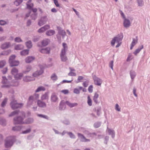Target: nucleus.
<instances>
[{"instance_id":"nucleus-56","label":"nucleus","mask_w":150,"mask_h":150,"mask_svg":"<svg viewBox=\"0 0 150 150\" xmlns=\"http://www.w3.org/2000/svg\"><path fill=\"white\" fill-rule=\"evenodd\" d=\"M136 39H135L134 38H133L132 41L131 43V44L135 45L137 43L138 40V37L136 36Z\"/></svg>"},{"instance_id":"nucleus-30","label":"nucleus","mask_w":150,"mask_h":150,"mask_svg":"<svg viewBox=\"0 0 150 150\" xmlns=\"http://www.w3.org/2000/svg\"><path fill=\"white\" fill-rule=\"evenodd\" d=\"M25 45L26 47L28 48V49L31 48L33 46L31 41L29 40L25 42Z\"/></svg>"},{"instance_id":"nucleus-37","label":"nucleus","mask_w":150,"mask_h":150,"mask_svg":"<svg viewBox=\"0 0 150 150\" xmlns=\"http://www.w3.org/2000/svg\"><path fill=\"white\" fill-rule=\"evenodd\" d=\"M16 57V56L15 54H12L9 57L8 59V62L9 63L10 62H12V61L15 60V59Z\"/></svg>"},{"instance_id":"nucleus-6","label":"nucleus","mask_w":150,"mask_h":150,"mask_svg":"<svg viewBox=\"0 0 150 150\" xmlns=\"http://www.w3.org/2000/svg\"><path fill=\"white\" fill-rule=\"evenodd\" d=\"M93 77L95 84L98 86H100L102 83L101 79L97 77L96 75H94Z\"/></svg>"},{"instance_id":"nucleus-55","label":"nucleus","mask_w":150,"mask_h":150,"mask_svg":"<svg viewBox=\"0 0 150 150\" xmlns=\"http://www.w3.org/2000/svg\"><path fill=\"white\" fill-rule=\"evenodd\" d=\"M8 23L5 21L3 20H0V25L4 26L8 24Z\"/></svg>"},{"instance_id":"nucleus-62","label":"nucleus","mask_w":150,"mask_h":150,"mask_svg":"<svg viewBox=\"0 0 150 150\" xmlns=\"http://www.w3.org/2000/svg\"><path fill=\"white\" fill-rule=\"evenodd\" d=\"M116 37H117V38H120L122 40L123 35L122 33H121L120 34H118L117 35Z\"/></svg>"},{"instance_id":"nucleus-23","label":"nucleus","mask_w":150,"mask_h":150,"mask_svg":"<svg viewBox=\"0 0 150 150\" xmlns=\"http://www.w3.org/2000/svg\"><path fill=\"white\" fill-rule=\"evenodd\" d=\"M20 110H16L11 112L10 114L8 115V117H11L15 115H18L20 112Z\"/></svg>"},{"instance_id":"nucleus-12","label":"nucleus","mask_w":150,"mask_h":150,"mask_svg":"<svg viewBox=\"0 0 150 150\" xmlns=\"http://www.w3.org/2000/svg\"><path fill=\"white\" fill-rule=\"evenodd\" d=\"M123 21V25L124 27L125 28H127L129 27L131 24L130 22V20L126 18L124 19Z\"/></svg>"},{"instance_id":"nucleus-2","label":"nucleus","mask_w":150,"mask_h":150,"mask_svg":"<svg viewBox=\"0 0 150 150\" xmlns=\"http://www.w3.org/2000/svg\"><path fill=\"white\" fill-rule=\"evenodd\" d=\"M10 105L12 110H15L22 108L23 104L22 103H18L16 100H13L10 102Z\"/></svg>"},{"instance_id":"nucleus-32","label":"nucleus","mask_w":150,"mask_h":150,"mask_svg":"<svg viewBox=\"0 0 150 150\" xmlns=\"http://www.w3.org/2000/svg\"><path fill=\"white\" fill-rule=\"evenodd\" d=\"M6 120L3 117H0V125L3 126L6 125Z\"/></svg>"},{"instance_id":"nucleus-14","label":"nucleus","mask_w":150,"mask_h":150,"mask_svg":"<svg viewBox=\"0 0 150 150\" xmlns=\"http://www.w3.org/2000/svg\"><path fill=\"white\" fill-rule=\"evenodd\" d=\"M39 67L40 69V70H37L36 71L38 74V75L40 76L44 73V70L45 69V67L41 64L39 65Z\"/></svg>"},{"instance_id":"nucleus-60","label":"nucleus","mask_w":150,"mask_h":150,"mask_svg":"<svg viewBox=\"0 0 150 150\" xmlns=\"http://www.w3.org/2000/svg\"><path fill=\"white\" fill-rule=\"evenodd\" d=\"M73 80H64L62 82H60V83L62 84L65 83H71L72 81Z\"/></svg>"},{"instance_id":"nucleus-4","label":"nucleus","mask_w":150,"mask_h":150,"mask_svg":"<svg viewBox=\"0 0 150 150\" xmlns=\"http://www.w3.org/2000/svg\"><path fill=\"white\" fill-rule=\"evenodd\" d=\"M48 21V18L46 16H41L40 19L39 20L38 25L41 26L46 23Z\"/></svg>"},{"instance_id":"nucleus-21","label":"nucleus","mask_w":150,"mask_h":150,"mask_svg":"<svg viewBox=\"0 0 150 150\" xmlns=\"http://www.w3.org/2000/svg\"><path fill=\"white\" fill-rule=\"evenodd\" d=\"M55 33L54 30H47L45 33L47 36H51L54 35Z\"/></svg>"},{"instance_id":"nucleus-28","label":"nucleus","mask_w":150,"mask_h":150,"mask_svg":"<svg viewBox=\"0 0 150 150\" xmlns=\"http://www.w3.org/2000/svg\"><path fill=\"white\" fill-rule=\"evenodd\" d=\"M65 104H66L65 103V102H64V100H61V101L60 102L59 104V110H62L64 106H65L64 108H65L66 107L65 105Z\"/></svg>"},{"instance_id":"nucleus-35","label":"nucleus","mask_w":150,"mask_h":150,"mask_svg":"<svg viewBox=\"0 0 150 150\" xmlns=\"http://www.w3.org/2000/svg\"><path fill=\"white\" fill-rule=\"evenodd\" d=\"M23 47V46L21 44H18L16 45L14 48L15 50H22Z\"/></svg>"},{"instance_id":"nucleus-63","label":"nucleus","mask_w":150,"mask_h":150,"mask_svg":"<svg viewBox=\"0 0 150 150\" xmlns=\"http://www.w3.org/2000/svg\"><path fill=\"white\" fill-rule=\"evenodd\" d=\"M73 92L76 94H79L80 93L79 90L77 88H76L74 89Z\"/></svg>"},{"instance_id":"nucleus-42","label":"nucleus","mask_w":150,"mask_h":150,"mask_svg":"<svg viewBox=\"0 0 150 150\" xmlns=\"http://www.w3.org/2000/svg\"><path fill=\"white\" fill-rule=\"evenodd\" d=\"M18 72V69L16 67L13 68L11 70V74L14 76V73L17 74Z\"/></svg>"},{"instance_id":"nucleus-45","label":"nucleus","mask_w":150,"mask_h":150,"mask_svg":"<svg viewBox=\"0 0 150 150\" xmlns=\"http://www.w3.org/2000/svg\"><path fill=\"white\" fill-rule=\"evenodd\" d=\"M23 1V0H15L14 4L16 6H19Z\"/></svg>"},{"instance_id":"nucleus-15","label":"nucleus","mask_w":150,"mask_h":150,"mask_svg":"<svg viewBox=\"0 0 150 150\" xmlns=\"http://www.w3.org/2000/svg\"><path fill=\"white\" fill-rule=\"evenodd\" d=\"M66 52H61L60 57L62 61L66 62L68 58L66 56Z\"/></svg>"},{"instance_id":"nucleus-58","label":"nucleus","mask_w":150,"mask_h":150,"mask_svg":"<svg viewBox=\"0 0 150 150\" xmlns=\"http://www.w3.org/2000/svg\"><path fill=\"white\" fill-rule=\"evenodd\" d=\"M137 1L139 6H142L143 5L144 1L143 0H137Z\"/></svg>"},{"instance_id":"nucleus-33","label":"nucleus","mask_w":150,"mask_h":150,"mask_svg":"<svg viewBox=\"0 0 150 150\" xmlns=\"http://www.w3.org/2000/svg\"><path fill=\"white\" fill-rule=\"evenodd\" d=\"M45 90V88L43 86H40L38 87L37 89L35 90V92L37 93L40 91H44Z\"/></svg>"},{"instance_id":"nucleus-47","label":"nucleus","mask_w":150,"mask_h":150,"mask_svg":"<svg viewBox=\"0 0 150 150\" xmlns=\"http://www.w3.org/2000/svg\"><path fill=\"white\" fill-rule=\"evenodd\" d=\"M87 103L88 105L89 106H91L92 105V100L91 99L89 95H88L87 97Z\"/></svg>"},{"instance_id":"nucleus-40","label":"nucleus","mask_w":150,"mask_h":150,"mask_svg":"<svg viewBox=\"0 0 150 150\" xmlns=\"http://www.w3.org/2000/svg\"><path fill=\"white\" fill-rule=\"evenodd\" d=\"M31 131V128L30 127L26 129L25 130L22 131L21 133L23 134H26L30 133Z\"/></svg>"},{"instance_id":"nucleus-7","label":"nucleus","mask_w":150,"mask_h":150,"mask_svg":"<svg viewBox=\"0 0 150 150\" xmlns=\"http://www.w3.org/2000/svg\"><path fill=\"white\" fill-rule=\"evenodd\" d=\"M50 25H49L46 24L39 28L38 30V32L39 33H42L50 29Z\"/></svg>"},{"instance_id":"nucleus-16","label":"nucleus","mask_w":150,"mask_h":150,"mask_svg":"<svg viewBox=\"0 0 150 150\" xmlns=\"http://www.w3.org/2000/svg\"><path fill=\"white\" fill-rule=\"evenodd\" d=\"M9 64V66L11 67H13L18 66L20 64V62L18 60H15Z\"/></svg>"},{"instance_id":"nucleus-51","label":"nucleus","mask_w":150,"mask_h":150,"mask_svg":"<svg viewBox=\"0 0 150 150\" xmlns=\"http://www.w3.org/2000/svg\"><path fill=\"white\" fill-rule=\"evenodd\" d=\"M37 116L39 117L44 118L47 120L49 119V117L47 115L42 114H38Z\"/></svg>"},{"instance_id":"nucleus-64","label":"nucleus","mask_w":150,"mask_h":150,"mask_svg":"<svg viewBox=\"0 0 150 150\" xmlns=\"http://www.w3.org/2000/svg\"><path fill=\"white\" fill-rule=\"evenodd\" d=\"M89 82V81L88 80H86L82 84L83 86L84 87H86L88 85V83Z\"/></svg>"},{"instance_id":"nucleus-52","label":"nucleus","mask_w":150,"mask_h":150,"mask_svg":"<svg viewBox=\"0 0 150 150\" xmlns=\"http://www.w3.org/2000/svg\"><path fill=\"white\" fill-rule=\"evenodd\" d=\"M37 15L38 14L33 13L30 15V17L32 19L35 20L37 18Z\"/></svg>"},{"instance_id":"nucleus-29","label":"nucleus","mask_w":150,"mask_h":150,"mask_svg":"<svg viewBox=\"0 0 150 150\" xmlns=\"http://www.w3.org/2000/svg\"><path fill=\"white\" fill-rule=\"evenodd\" d=\"M65 103L67 105H68L71 108H73L78 105V103H71L67 100L65 101Z\"/></svg>"},{"instance_id":"nucleus-46","label":"nucleus","mask_w":150,"mask_h":150,"mask_svg":"<svg viewBox=\"0 0 150 150\" xmlns=\"http://www.w3.org/2000/svg\"><path fill=\"white\" fill-rule=\"evenodd\" d=\"M35 135L34 133H32L27 137V139L28 140H31L33 139Z\"/></svg>"},{"instance_id":"nucleus-24","label":"nucleus","mask_w":150,"mask_h":150,"mask_svg":"<svg viewBox=\"0 0 150 150\" xmlns=\"http://www.w3.org/2000/svg\"><path fill=\"white\" fill-rule=\"evenodd\" d=\"M29 49H25L23 50L20 52L21 56H24L29 54Z\"/></svg>"},{"instance_id":"nucleus-13","label":"nucleus","mask_w":150,"mask_h":150,"mask_svg":"<svg viewBox=\"0 0 150 150\" xmlns=\"http://www.w3.org/2000/svg\"><path fill=\"white\" fill-rule=\"evenodd\" d=\"M35 59V57L32 56H29L25 58V62L27 63H30Z\"/></svg>"},{"instance_id":"nucleus-26","label":"nucleus","mask_w":150,"mask_h":150,"mask_svg":"<svg viewBox=\"0 0 150 150\" xmlns=\"http://www.w3.org/2000/svg\"><path fill=\"white\" fill-rule=\"evenodd\" d=\"M23 127L22 126H18L13 127L12 128V130L14 131H20Z\"/></svg>"},{"instance_id":"nucleus-61","label":"nucleus","mask_w":150,"mask_h":150,"mask_svg":"<svg viewBox=\"0 0 150 150\" xmlns=\"http://www.w3.org/2000/svg\"><path fill=\"white\" fill-rule=\"evenodd\" d=\"M83 77L82 76H79L78 77L77 81H76V83H77L81 82V80L83 79Z\"/></svg>"},{"instance_id":"nucleus-44","label":"nucleus","mask_w":150,"mask_h":150,"mask_svg":"<svg viewBox=\"0 0 150 150\" xmlns=\"http://www.w3.org/2000/svg\"><path fill=\"white\" fill-rule=\"evenodd\" d=\"M101 122H96L93 124V127L95 128L99 127L101 126Z\"/></svg>"},{"instance_id":"nucleus-39","label":"nucleus","mask_w":150,"mask_h":150,"mask_svg":"<svg viewBox=\"0 0 150 150\" xmlns=\"http://www.w3.org/2000/svg\"><path fill=\"white\" fill-rule=\"evenodd\" d=\"M26 6L25 9H32L34 7V4L33 3H31L30 4H26Z\"/></svg>"},{"instance_id":"nucleus-18","label":"nucleus","mask_w":150,"mask_h":150,"mask_svg":"<svg viewBox=\"0 0 150 150\" xmlns=\"http://www.w3.org/2000/svg\"><path fill=\"white\" fill-rule=\"evenodd\" d=\"M34 121V120L33 118L28 117L25 120L24 122V124H32L33 122Z\"/></svg>"},{"instance_id":"nucleus-36","label":"nucleus","mask_w":150,"mask_h":150,"mask_svg":"<svg viewBox=\"0 0 150 150\" xmlns=\"http://www.w3.org/2000/svg\"><path fill=\"white\" fill-rule=\"evenodd\" d=\"M11 52V50L10 49L7 50L4 52H1L0 54V55H8Z\"/></svg>"},{"instance_id":"nucleus-19","label":"nucleus","mask_w":150,"mask_h":150,"mask_svg":"<svg viewBox=\"0 0 150 150\" xmlns=\"http://www.w3.org/2000/svg\"><path fill=\"white\" fill-rule=\"evenodd\" d=\"M38 105L40 108H44L46 107V103L40 100H38L37 101Z\"/></svg>"},{"instance_id":"nucleus-53","label":"nucleus","mask_w":150,"mask_h":150,"mask_svg":"<svg viewBox=\"0 0 150 150\" xmlns=\"http://www.w3.org/2000/svg\"><path fill=\"white\" fill-rule=\"evenodd\" d=\"M68 134L71 139H74L76 138L75 135L71 132H69L68 133Z\"/></svg>"},{"instance_id":"nucleus-41","label":"nucleus","mask_w":150,"mask_h":150,"mask_svg":"<svg viewBox=\"0 0 150 150\" xmlns=\"http://www.w3.org/2000/svg\"><path fill=\"white\" fill-rule=\"evenodd\" d=\"M34 97L33 96H30L28 99V103L30 105H31L33 101Z\"/></svg>"},{"instance_id":"nucleus-38","label":"nucleus","mask_w":150,"mask_h":150,"mask_svg":"<svg viewBox=\"0 0 150 150\" xmlns=\"http://www.w3.org/2000/svg\"><path fill=\"white\" fill-rule=\"evenodd\" d=\"M48 98V93L47 92H45L44 94L42 95L41 98V99L42 100L47 99Z\"/></svg>"},{"instance_id":"nucleus-17","label":"nucleus","mask_w":150,"mask_h":150,"mask_svg":"<svg viewBox=\"0 0 150 150\" xmlns=\"http://www.w3.org/2000/svg\"><path fill=\"white\" fill-rule=\"evenodd\" d=\"M58 98L55 93H52L51 96V100L52 102H56L58 100Z\"/></svg>"},{"instance_id":"nucleus-20","label":"nucleus","mask_w":150,"mask_h":150,"mask_svg":"<svg viewBox=\"0 0 150 150\" xmlns=\"http://www.w3.org/2000/svg\"><path fill=\"white\" fill-rule=\"evenodd\" d=\"M23 76V74L22 73H17L16 74L14 75V78L15 80H17L21 79Z\"/></svg>"},{"instance_id":"nucleus-57","label":"nucleus","mask_w":150,"mask_h":150,"mask_svg":"<svg viewBox=\"0 0 150 150\" xmlns=\"http://www.w3.org/2000/svg\"><path fill=\"white\" fill-rule=\"evenodd\" d=\"M132 55L130 53H129L127 59L126 61L127 62L130 61L133 58Z\"/></svg>"},{"instance_id":"nucleus-50","label":"nucleus","mask_w":150,"mask_h":150,"mask_svg":"<svg viewBox=\"0 0 150 150\" xmlns=\"http://www.w3.org/2000/svg\"><path fill=\"white\" fill-rule=\"evenodd\" d=\"M57 79V76L55 73L53 74L51 76V79L54 81H56Z\"/></svg>"},{"instance_id":"nucleus-25","label":"nucleus","mask_w":150,"mask_h":150,"mask_svg":"<svg viewBox=\"0 0 150 150\" xmlns=\"http://www.w3.org/2000/svg\"><path fill=\"white\" fill-rule=\"evenodd\" d=\"M62 45L63 48L62 49L61 52H66L68 49L67 44L65 42H63L62 43Z\"/></svg>"},{"instance_id":"nucleus-48","label":"nucleus","mask_w":150,"mask_h":150,"mask_svg":"<svg viewBox=\"0 0 150 150\" xmlns=\"http://www.w3.org/2000/svg\"><path fill=\"white\" fill-rule=\"evenodd\" d=\"M6 61L5 60L0 61V69L3 68L6 65Z\"/></svg>"},{"instance_id":"nucleus-11","label":"nucleus","mask_w":150,"mask_h":150,"mask_svg":"<svg viewBox=\"0 0 150 150\" xmlns=\"http://www.w3.org/2000/svg\"><path fill=\"white\" fill-rule=\"evenodd\" d=\"M48 40V39L42 40L41 42V45H38V46L39 47H42L47 46L49 43Z\"/></svg>"},{"instance_id":"nucleus-49","label":"nucleus","mask_w":150,"mask_h":150,"mask_svg":"<svg viewBox=\"0 0 150 150\" xmlns=\"http://www.w3.org/2000/svg\"><path fill=\"white\" fill-rule=\"evenodd\" d=\"M2 81L1 83L2 84H5L7 83L8 79L6 76H2Z\"/></svg>"},{"instance_id":"nucleus-22","label":"nucleus","mask_w":150,"mask_h":150,"mask_svg":"<svg viewBox=\"0 0 150 150\" xmlns=\"http://www.w3.org/2000/svg\"><path fill=\"white\" fill-rule=\"evenodd\" d=\"M129 74L131 80L133 81L136 76V73L134 70H131L130 71Z\"/></svg>"},{"instance_id":"nucleus-59","label":"nucleus","mask_w":150,"mask_h":150,"mask_svg":"<svg viewBox=\"0 0 150 150\" xmlns=\"http://www.w3.org/2000/svg\"><path fill=\"white\" fill-rule=\"evenodd\" d=\"M93 86L92 85H90L88 87V91L90 93H92L93 91Z\"/></svg>"},{"instance_id":"nucleus-5","label":"nucleus","mask_w":150,"mask_h":150,"mask_svg":"<svg viewBox=\"0 0 150 150\" xmlns=\"http://www.w3.org/2000/svg\"><path fill=\"white\" fill-rule=\"evenodd\" d=\"M56 28L58 31V34L59 35H61L62 38L64 39L66 35L65 31L59 26H57Z\"/></svg>"},{"instance_id":"nucleus-10","label":"nucleus","mask_w":150,"mask_h":150,"mask_svg":"<svg viewBox=\"0 0 150 150\" xmlns=\"http://www.w3.org/2000/svg\"><path fill=\"white\" fill-rule=\"evenodd\" d=\"M51 49L50 47H47L44 48L39 49V51L42 54H48L50 53Z\"/></svg>"},{"instance_id":"nucleus-31","label":"nucleus","mask_w":150,"mask_h":150,"mask_svg":"<svg viewBox=\"0 0 150 150\" xmlns=\"http://www.w3.org/2000/svg\"><path fill=\"white\" fill-rule=\"evenodd\" d=\"M8 98L6 97L5 98L2 102L1 104V107L2 108H4L7 104L8 100Z\"/></svg>"},{"instance_id":"nucleus-3","label":"nucleus","mask_w":150,"mask_h":150,"mask_svg":"<svg viewBox=\"0 0 150 150\" xmlns=\"http://www.w3.org/2000/svg\"><path fill=\"white\" fill-rule=\"evenodd\" d=\"M24 118L21 116H18L13 118V124L15 125L24 124Z\"/></svg>"},{"instance_id":"nucleus-34","label":"nucleus","mask_w":150,"mask_h":150,"mask_svg":"<svg viewBox=\"0 0 150 150\" xmlns=\"http://www.w3.org/2000/svg\"><path fill=\"white\" fill-rule=\"evenodd\" d=\"M32 78V77L31 76H26L23 78V81L24 82H28L30 81H31L33 80V79H31L28 78Z\"/></svg>"},{"instance_id":"nucleus-54","label":"nucleus","mask_w":150,"mask_h":150,"mask_svg":"<svg viewBox=\"0 0 150 150\" xmlns=\"http://www.w3.org/2000/svg\"><path fill=\"white\" fill-rule=\"evenodd\" d=\"M14 41L16 42H23V40L19 37H16L14 39Z\"/></svg>"},{"instance_id":"nucleus-27","label":"nucleus","mask_w":150,"mask_h":150,"mask_svg":"<svg viewBox=\"0 0 150 150\" xmlns=\"http://www.w3.org/2000/svg\"><path fill=\"white\" fill-rule=\"evenodd\" d=\"M108 132L109 135H111L112 138H114L115 137V132L113 130L110 129H108Z\"/></svg>"},{"instance_id":"nucleus-9","label":"nucleus","mask_w":150,"mask_h":150,"mask_svg":"<svg viewBox=\"0 0 150 150\" xmlns=\"http://www.w3.org/2000/svg\"><path fill=\"white\" fill-rule=\"evenodd\" d=\"M11 46L10 42H6L1 44L0 48L2 50H4L9 48Z\"/></svg>"},{"instance_id":"nucleus-8","label":"nucleus","mask_w":150,"mask_h":150,"mask_svg":"<svg viewBox=\"0 0 150 150\" xmlns=\"http://www.w3.org/2000/svg\"><path fill=\"white\" fill-rule=\"evenodd\" d=\"M78 136L80 138V140L81 142H87L90 141V139H86L83 134L80 133H78Z\"/></svg>"},{"instance_id":"nucleus-43","label":"nucleus","mask_w":150,"mask_h":150,"mask_svg":"<svg viewBox=\"0 0 150 150\" xmlns=\"http://www.w3.org/2000/svg\"><path fill=\"white\" fill-rule=\"evenodd\" d=\"M95 111L96 112L97 115L98 116H99L100 115V112L101 110V108L100 107H98L97 108H95Z\"/></svg>"},{"instance_id":"nucleus-1","label":"nucleus","mask_w":150,"mask_h":150,"mask_svg":"<svg viewBox=\"0 0 150 150\" xmlns=\"http://www.w3.org/2000/svg\"><path fill=\"white\" fill-rule=\"evenodd\" d=\"M16 139L13 137H10L5 140L4 146L5 148H8L13 146L16 142Z\"/></svg>"}]
</instances>
